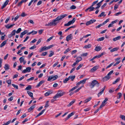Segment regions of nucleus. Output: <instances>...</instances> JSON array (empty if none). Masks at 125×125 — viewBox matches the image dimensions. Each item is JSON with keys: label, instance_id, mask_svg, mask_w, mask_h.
<instances>
[{"label": "nucleus", "instance_id": "30", "mask_svg": "<svg viewBox=\"0 0 125 125\" xmlns=\"http://www.w3.org/2000/svg\"><path fill=\"white\" fill-rule=\"evenodd\" d=\"M120 78L119 77V78H118L115 81H114L113 83V84H115L117 82H118L119 81H120Z\"/></svg>", "mask_w": 125, "mask_h": 125}, {"label": "nucleus", "instance_id": "38", "mask_svg": "<svg viewBox=\"0 0 125 125\" xmlns=\"http://www.w3.org/2000/svg\"><path fill=\"white\" fill-rule=\"evenodd\" d=\"M50 53L49 56V57H50L52 56L54 54V52L52 51H50Z\"/></svg>", "mask_w": 125, "mask_h": 125}, {"label": "nucleus", "instance_id": "28", "mask_svg": "<svg viewBox=\"0 0 125 125\" xmlns=\"http://www.w3.org/2000/svg\"><path fill=\"white\" fill-rule=\"evenodd\" d=\"M93 6H92V5H91L90 7L88 8L89 9V12L92 11L94 10L95 9L94 8V7H92Z\"/></svg>", "mask_w": 125, "mask_h": 125}, {"label": "nucleus", "instance_id": "55", "mask_svg": "<svg viewBox=\"0 0 125 125\" xmlns=\"http://www.w3.org/2000/svg\"><path fill=\"white\" fill-rule=\"evenodd\" d=\"M22 3V1H21L20 2H19L18 4L17 5V6L18 7L21 6Z\"/></svg>", "mask_w": 125, "mask_h": 125}, {"label": "nucleus", "instance_id": "19", "mask_svg": "<svg viewBox=\"0 0 125 125\" xmlns=\"http://www.w3.org/2000/svg\"><path fill=\"white\" fill-rule=\"evenodd\" d=\"M92 99V97H89L88 98L86 99L84 101V103H87L90 101Z\"/></svg>", "mask_w": 125, "mask_h": 125}, {"label": "nucleus", "instance_id": "26", "mask_svg": "<svg viewBox=\"0 0 125 125\" xmlns=\"http://www.w3.org/2000/svg\"><path fill=\"white\" fill-rule=\"evenodd\" d=\"M31 89V86L30 85H28L25 89V90H30Z\"/></svg>", "mask_w": 125, "mask_h": 125}, {"label": "nucleus", "instance_id": "10", "mask_svg": "<svg viewBox=\"0 0 125 125\" xmlns=\"http://www.w3.org/2000/svg\"><path fill=\"white\" fill-rule=\"evenodd\" d=\"M105 86L104 88H103L102 89V91H101V92H99L97 94V96H98L99 97V96L101 95L103 93V92H104V89H105Z\"/></svg>", "mask_w": 125, "mask_h": 125}, {"label": "nucleus", "instance_id": "22", "mask_svg": "<svg viewBox=\"0 0 125 125\" xmlns=\"http://www.w3.org/2000/svg\"><path fill=\"white\" fill-rule=\"evenodd\" d=\"M75 75L73 76H69V80L71 79L72 81H73L75 78Z\"/></svg>", "mask_w": 125, "mask_h": 125}, {"label": "nucleus", "instance_id": "15", "mask_svg": "<svg viewBox=\"0 0 125 125\" xmlns=\"http://www.w3.org/2000/svg\"><path fill=\"white\" fill-rule=\"evenodd\" d=\"M45 110H46L45 109L43 110L41 112L39 113L38 115H36V117H38L39 116H40L41 115H42L45 111Z\"/></svg>", "mask_w": 125, "mask_h": 125}, {"label": "nucleus", "instance_id": "61", "mask_svg": "<svg viewBox=\"0 0 125 125\" xmlns=\"http://www.w3.org/2000/svg\"><path fill=\"white\" fill-rule=\"evenodd\" d=\"M29 22L32 24H34V22L32 20H29L28 21V23Z\"/></svg>", "mask_w": 125, "mask_h": 125}, {"label": "nucleus", "instance_id": "62", "mask_svg": "<svg viewBox=\"0 0 125 125\" xmlns=\"http://www.w3.org/2000/svg\"><path fill=\"white\" fill-rule=\"evenodd\" d=\"M90 21L91 24L95 22L96 21V20L95 19H92L90 20Z\"/></svg>", "mask_w": 125, "mask_h": 125}, {"label": "nucleus", "instance_id": "2", "mask_svg": "<svg viewBox=\"0 0 125 125\" xmlns=\"http://www.w3.org/2000/svg\"><path fill=\"white\" fill-rule=\"evenodd\" d=\"M99 86V83L97 81L95 80L92 81L90 85V88H93L95 86L98 87Z\"/></svg>", "mask_w": 125, "mask_h": 125}, {"label": "nucleus", "instance_id": "1", "mask_svg": "<svg viewBox=\"0 0 125 125\" xmlns=\"http://www.w3.org/2000/svg\"><path fill=\"white\" fill-rule=\"evenodd\" d=\"M67 15V14H63L62 15H61L60 16H59L57 17L55 19L52 21V24L53 25H56L58 22L57 21L61 20L65 17Z\"/></svg>", "mask_w": 125, "mask_h": 125}, {"label": "nucleus", "instance_id": "18", "mask_svg": "<svg viewBox=\"0 0 125 125\" xmlns=\"http://www.w3.org/2000/svg\"><path fill=\"white\" fill-rule=\"evenodd\" d=\"M75 101V100L74 99L69 104L67 105L68 107H70L73 104Z\"/></svg>", "mask_w": 125, "mask_h": 125}, {"label": "nucleus", "instance_id": "5", "mask_svg": "<svg viewBox=\"0 0 125 125\" xmlns=\"http://www.w3.org/2000/svg\"><path fill=\"white\" fill-rule=\"evenodd\" d=\"M98 68V67L97 66H95L92 68L90 72L91 73H93Z\"/></svg>", "mask_w": 125, "mask_h": 125}, {"label": "nucleus", "instance_id": "4", "mask_svg": "<svg viewBox=\"0 0 125 125\" xmlns=\"http://www.w3.org/2000/svg\"><path fill=\"white\" fill-rule=\"evenodd\" d=\"M31 69V68L29 67H28L26 68V69L23 70L22 72V73H25L27 72H30Z\"/></svg>", "mask_w": 125, "mask_h": 125}, {"label": "nucleus", "instance_id": "50", "mask_svg": "<svg viewBox=\"0 0 125 125\" xmlns=\"http://www.w3.org/2000/svg\"><path fill=\"white\" fill-rule=\"evenodd\" d=\"M106 104H104L102 103L100 105L99 107V108H101L103 107H104L105 105Z\"/></svg>", "mask_w": 125, "mask_h": 125}, {"label": "nucleus", "instance_id": "47", "mask_svg": "<svg viewBox=\"0 0 125 125\" xmlns=\"http://www.w3.org/2000/svg\"><path fill=\"white\" fill-rule=\"evenodd\" d=\"M12 86L14 87L17 89H18V86L17 85H15V84H12Z\"/></svg>", "mask_w": 125, "mask_h": 125}, {"label": "nucleus", "instance_id": "64", "mask_svg": "<svg viewBox=\"0 0 125 125\" xmlns=\"http://www.w3.org/2000/svg\"><path fill=\"white\" fill-rule=\"evenodd\" d=\"M107 4L106 3H104V4L101 7L102 9H103L106 6Z\"/></svg>", "mask_w": 125, "mask_h": 125}, {"label": "nucleus", "instance_id": "33", "mask_svg": "<svg viewBox=\"0 0 125 125\" xmlns=\"http://www.w3.org/2000/svg\"><path fill=\"white\" fill-rule=\"evenodd\" d=\"M104 13H105L104 12H102L101 14L98 16V17H101L104 15V17L106 15H104Z\"/></svg>", "mask_w": 125, "mask_h": 125}, {"label": "nucleus", "instance_id": "48", "mask_svg": "<svg viewBox=\"0 0 125 125\" xmlns=\"http://www.w3.org/2000/svg\"><path fill=\"white\" fill-rule=\"evenodd\" d=\"M27 15V14L25 13L24 12H22V13L21 14V16L23 17H24L25 16H26Z\"/></svg>", "mask_w": 125, "mask_h": 125}, {"label": "nucleus", "instance_id": "21", "mask_svg": "<svg viewBox=\"0 0 125 125\" xmlns=\"http://www.w3.org/2000/svg\"><path fill=\"white\" fill-rule=\"evenodd\" d=\"M4 68L6 71L9 70V65L7 64H5V65Z\"/></svg>", "mask_w": 125, "mask_h": 125}, {"label": "nucleus", "instance_id": "63", "mask_svg": "<svg viewBox=\"0 0 125 125\" xmlns=\"http://www.w3.org/2000/svg\"><path fill=\"white\" fill-rule=\"evenodd\" d=\"M11 80H8L6 81V82L9 84H11Z\"/></svg>", "mask_w": 125, "mask_h": 125}, {"label": "nucleus", "instance_id": "41", "mask_svg": "<svg viewBox=\"0 0 125 125\" xmlns=\"http://www.w3.org/2000/svg\"><path fill=\"white\" fill-rule=\"evenodd\" d=\"M76 7L74 5H72L70 8V9H71L73 10L75 9L76 8Z\"/></svg>", "mask_w": 125, "mask_h": 125}, {"label": "nucleus", "instance_id": "13", "mask_svg": "<svg viewBox=\"0 0 125 125\" xmlns=\"http://www.w3.org/2000/svg\"><path fill=\"white\" fill-rule=\"evenodd\" d=\"M44 82V81L42 80L36 86V87H40L42 84Z\"/></svg>", "mask_w": 125, "mask_h": 125}, {"label": "nucleus", "instance_id": "3", "mask_svg": "<svg viewBox=\"0 0 125 125\" xmlns=\"http://www.w3.org/2000/svg\"><path fill=\"white\" fill-rule=\"evenodd\" d=\"M65 92L62 90L58 91L57 93L53 97L54 99H56L61 97L64 94Z\"/></svg>", "mask_w": 125, "mask_h": 125}, {"label": "nucleus", "instance_id": "25", "mask_svg": "<svg viewBox=\"0 0 125 125\" xmlns=\"http://www.w3.org/2000/svg\"><path fill=\"white\" fill-rule=\"evenodd\" d=\"M6 41H3L2 43H1V44L0 47L1 48L2 47L4 46L5 44L6 43Z\"/></svg>", "mask_w": 125, "mask_h": 125}, {"label": "nucleus", "instance_id": "53", "mask_svg": "<svg viewBox=\"0 0 125 125\" xmlns=\"http://www.w3.org/2000/svg\"><path fill=\"white\" fill-rule=\"evenodd\" d=\"M21 28H19L18 29V30L16 31V32L17 33H19V32H21Z\"/></svg>", "mask_w": 125, "mask_h": 125}, {"label": "nucleus", "instance_id": "6", "mask_svg": "<svg viewBox=\"0 0 125 125\" xmlns=\"http://www.w3.org/2000/svg\"><path fill=\"white\" fill-rule=\"evenodd\" d=\"M73 38V36L72 34H70L69 35H68L66 38V40L68 41L69 40H71Z\"/></svg>", "mask_w": 125, "mask_h": 125}, {"label": "nucleus", "instance_id": "36", "mask_svg": "<svg viewBox=\"0 0 125 125\" xmlns=\"http://www.w3.org/2000/svg\"><path fill=\"white\" fill-rule=\"evenodd\" d=\"M104 37H102L97 39V41H101L104 40Z\"/></svg>", "mask_w": 125, "mask_h": 125}, {"label": "nucleus", "instance_id": "7", "mask_svg": "<svg viewBox=\"0 0 125 125\" xmlns=\"http://www.w3.org/2000/svg\"><path fill=\"white\" fill-rule=\"evenodd\" d=\"M28 31L27 30H24L23 32H21L20 35V37L21 38H22L23 37V36L25 35L27 33Z\"/></svg>", "mask_w": 125, "mask_h": 125}, {"label": "nucleus", "instance_id": "57", "mask_svg": "<svg viewBox=\"0 0 125 125\" xmlns=\"http://www.w3.org/2000/svg\"><path fill=\"white\" fill-rule=\"evenodd\" d=\"M113 72V70L111 71L107 74V76H110V75Z\"/></svg>", "mask_w": 125, "mask_h": 125}, {"label": "nucleus", "instance_id": "16", "mask_svg": "<svg viewBox=\"0 0 125 125\" xmlns=\"http://www.w3.org/2000/svg\"><path fill=\"white\" fill-rule=\"evenodd\" d=\"M52 93L51 91H49L46 92L45 94L44 95L46 96H47L52 94Z\"/></svg>", "mask_w": 125, "mask_h": 125}, {"label": "nucleus", "instance_id": "45", "mask_svg": "<svg viewBox=\"0 0 125 125\" xmlns=\"http://www.w3.org/2000/svg\"><path fill=\"white\" fill-rule=\"evenodd\" d=\"M16 32V30H14L12 31L11 34L12 36L14 35L15 34Z\"/></svg>", "mask_w": 125, "mask_h": 125}, {"label": "nucleus", "instance_id": "32", "mask_svg": "<svg viewBox=\"0 0 125 125\" xmlns=\"http://www.w3.org/2000/svg\"><path fill=\"white\" fill-rule=\"evenodd\" d=\"M88 79L87 78L83 80H82L81 81H80L81 82V83H83V84H84L85 83L86 80H88Z\"/></svg>", "mask_w": 125, "mask_h": 125}, {"label": "nucleus", "instance_id": "40", "mask_svg": "<svg viewBox=\"0 0 125 125\" xmlns=\"http://www.w3.org/2000/svg\"><path fill=\"white\" fill-rule=\"evenodd\" d=\"M69 80V77L68 78H66V79H65V80L63 81V82L65 83H67V81H68Z\"/></svg>", "mask_w": 125, "mask_h": 125}, {"label": "nucleus", "instance_id": "9", "mask_svg": "<svg viewBox=\"0 0 125 125\" xmlns=\"http://www.w3.org/2000/svg\"><path fill=\"white\" fill-rule=\"evenodd\" d=\"M9 2V0H7L4 4H3L2 6L1 7V9H3L5 7L6 5L8 4V3Z\"/></svg>", "mask_w": 125, "mask_h": 125}, {"label": "nucleus", "instance_id": "34", "mask_svg": "<svg viewBox=\"0 0 125 125\" xmlns=\"http://www.w3.org/2000/svg\"><path fill=\"white\" fill-rule=\"evenodd\" d=\"M53 80L52 81L56 79L58 77L57 75H56L54 76H52Z\"/></svg>", "mask_w": 125, "mask_h": 125}, {"label": "nucleus", "instance_id": "42", "mask_svg": "<svg viewBox=\"0 0 125 125\" xmlns=\"http://www.w3.org/2000/svg\"><path fill=\"white\" fill-rule=\"evenodd\" d=\"M82 64H80L76 68V70H78L82 66Z\"/></svg>", "mask_w": 125, "mask_h": 125}, {"label": "nucleus", "instance_id": "49", "mask_svg": "<svg viewBox=\"0 0 125 125\" xmlns=\"http://www.w3.org/2000/svg\"><path fill=\"white\" fill-rule=\"evenodd\" d=\"M70 49L69 48H68L64 52V54L70 51Z\"/></svg>", "mask_w": 125, "mask_h": 125}, {"label": "nucleus", "instance_id": "12", "mask_svg": "<svg viewBox=\"0 0 125 125\" xmlns=\"http://www.w3.org/2000/svg\"><path fill=\"white\" fill-rule=\"evenodd\" d=\"M75 18H74L72 20L68 22L69 23V25H70L72 24H73L75 22Z\"/></svg>", "mask_w": 125, "mask_h": 125}, {"label": "nucleus", "instance_id": "23", "mask_svg": "<svg viewBox=\"0 0 125 125\" xmlns=\"http://www.w3.org/2000/svg\"><path fill=\"white\" fill-rule=\"evenodd\" d=\"M27 93L31 98H32V97H33V94L32 93L29 91H27Z\"/></svg>", "mask_w": 125, "mask_h": 125}, {"label": "nucleus", "instance_id": "35", "mask_svg": "<svg viewBox=\"0 0 125 125\" xmlns=\"http://www.w3.org/2000/svg\"><path fill=\"white\" fill-rule=\"evenodd\" d=\"M76 61H78L79 62L82 60V58L81 57H78L76 58Z\"/></svg>", "mask_w": 125, "mask_h": 125}, {"label": "nucleus", "instance_id": "31", "mask_svg": "<svg viewBox=\"0 0 125 125\" xmlns=\"http://www.w3.org/2000/svg\"><path fill=\"white\" fill-rule=\"evenodd\" d=\"M46 46H45L43 47H42L40 50L39 52H41L44 50H46Z\"/></svg>", "mask_w": 125, "mask_h": 125}, {"label": "nucleus", "instance_id": "54", "mask_svg": "<svg viewBox=\"0 0 125 125\" xmlns=\"http://www.w3.org/2000/svg\"><path fill=\"white\" fill-rule=\"evenodd\" d=\"M98 0H97L96 1H94V2H93L92 4V6H93L95 4L97 3L98 2Z\"/></svg>", "mask_w": 125, "mask_h": 125}, {"label": "nucleus", "instance_id": "60", "mask_svg": "<svg viewBox=\"0 0 125 125\" xmlns=\"http://www.w3.org/2000/svg\"><path fill=\"white\" fill-rule=\"evenodd\" d=\"M103 25L102 24H101L99 25L96 26L95 27V28H96L97 29V28H99L101 26Z\"/></svg>", "mask_w": 125, "mask_h": 125}, {"label": "nucleus", "instance_id": "58", "mask_svg": "<svg viewBox=\"0 0 125 125\" xmlns=\"http://www.w3.org/2000/svg\"><path fill=\"white\" fill-rule=\"evenodd\" d=\"M108 99L107 98H105L104 100L102 102L103 103L105 104V103L108 100Z\"/></svg>", "mask_w": 125, "mask_h": 125}, {"label": "nucleus", "instance_id": "24", "mask_svg": "<svg viewBox=\"0 0 125 125\" xmlns=\"http://www.w3.org/2000/svg\"><path fill=\"white\" fill-rule=\"evenodd\" d=\"M24 56H22L19 59V60L20 61L21 63H22L23 62H24Z\"/></svg>", "mask_w": 125, "mask_h": 125}, {"label": "nucleus", "instance_id": "37", "mask_svg": "<svg viewBox=\"0 0 125 125\" xmlns=\"http://www.w3.org/2000/svg\"><path fill=\"white\" fill-rule=\"evenodd\" d=\"M120 117L122 119L125 121V116L121 115L120 116Z\"/></svg>", "mask_w": 125, "mask_h": 125}, {"label": "nucleus", "instance_id": "51", "mask_svg": "<svg viewBox=\"0 0 125 125\" xmlns=\"http://www.w3.org/2000/svg\"><path fill=\"white\" fill-rule=\"evenodd\" d=\"M118 94L119 95V97H117V99H119L121 97L122 94L120 93H118Z\"/></svg>", "mask_w": 125, "mask_h": 125}, {"label": "nucleus", "instance_id": "27", "mask_svg": "<svg viewBox=\"0 0 125 125\" xmlns=\"http://www.w3.org/2000/svg\"><path fill=\"white\" fill-rule=\"evenodd\" d=\"M118 49V48L117 47H115L111 50L110 51L111 52H112L115 51H117Z\"/></svg>", "mask_w": 125, "mask_h": 125}, {"label": "nucleus", "instance_id": "20", "mask_svg": "<svg viewBox=\"0 0 125 125\" xmlns=\"http://www.w3.org/2000/svg\"><path fill=\"white\" fill-rule=\"evenodd\" d=\"M102 49L101 47L100 46H97L95 48V50L97 52H98L101 50Z\"/></svg>", "mask_w": 125, "mask_h": 125}, {"label": "nucleus", "instance_id": "43", "mask_svg": "<svg viewBox=\"0 0 125 125\" xmlns=\"http://www.w3.org/2000/svg\"><path fill=\"white\" fill-rule=\"evenodd\" d=\"M109 21V19H107L102 24L103 25H104V24L106 23L107 22H108Z\"/></svg>", "mask_w": 125, "mask_h": 125}, {"label": "nucleus", "instance_id": "29", "mask_svg": "<svg viewBox=\"0 0 125 125\" xmlns=\"http://www.w3.org/2000/svg\"><path fill=\"white\" fill-rule=\"evenodd\" d=\"M91 47V45L90 44H89L88 45H85L84 47V48H89Z\"/></svg>", "mask_w": 125, "mask_h": 125}, {"label": "nucleus", "instance_id": "11", "mask_svg": "<svg viewBox=\"0 0 125 125\" xmlns=\"http://www.w3.org/2000/svg\"><path fill=\"white\" fill-rule=\"evenodd\" d=\"M15 25V24H11L10 25L9 24H8L6 25H5V27L7 28L8 29H9L10 28L12 27L14 25Z\"/></svg>", "mask_w": 125, "mask_h": 125}, {"label": "nucleus", "instance_id": "8", "mask_svg": "<svg viewBox=\"0 0 125 125\" xmlns=\"http://www.w3.org/2000/svg\"><path fill=\"white\" fill-rule=\"evenodd\" d=\"M111 77L110 76H107V75L106 76L103 78V81H107Z\"/></svg>", "mask_w": 125, "mask_h": 125}, {"label": "nucleus", "instance_id": "56", "mask_svg": "<svg viewBox=\"0 0 125 125\" xmlns=\"http://www.w3.org/2000/svg\"><path fill=\"white\" fill-rule=\"evenodd\" d=\"M52 79V76H49V77L47 79L48 81H50Z\"/></svg>", "mask_w": 125, "mask_h": 125}, {"label": "nucleus", "instance_id": "46", "mask_svg": "<svg viewBox=\"0 0 125 125\" xmlns=\"http://www.w3.org/2000/svg\"><path fill=\"white\" fill-rule=\"evenodd\" d=\"M79 62L78 61H77L75 62L72 65V66L73 67L75 66L76 64H77Z\"/></svg>", "mask_w": 125, "mask_h": 125}, {"label": "nucleus", "instance_id": "14", "mask_svg": "<svg viewBox=\"0 0 125 125\" xmlns=\"http://www.w3.org/2000/svg\"><path fill=\"white\" fill-rule=\"evenodd\" d=\"M35 104H34L31 106L30 108L28 109V111L29 112H30L35 107Z\"/></svg>", "mask_w": 125, "mask_h": 125}, {"label": "nucleus", "instance_id": "52", "mask_svg": "<svg viewBox=\"0 0 125 125\" xmlns=\"http://www.w3.org/2000/svg\"><path fill=\"white\" fill-rule=\"evenodd\" d=\"M44 30L43 29H41L39 30L38 31V33L39 34H41L43 32Z\"/></svg>", "mask_w": 125, "mask_h": 125}, {"label": "nucleus", "instance_id": "17", "mask_svg": "<svg viewBox=\"0 0 125 125\" xmlns=\"http://www.w3.org/2000/svg\"><path fill=\"white\" fill-rule=\"evenodd\" d=\"M121 38V37L120 36H118V37L114 38L113 39V40L114 41H115L117 40H119Z\"/></svg>", "mask_w": 125, "mask_h": 125}, {"label": "nucleus", "instance_id": "39", "mask_svg": "<svg viewBox=\"0 0 125 125\" xmlns=\"http://www.w3.org/2000/svg\"><path fill=\"white\" fill-rule=\"evenodd\" d=\"M83 87V86H82L80 87L78 89L76 90L75 91V92L76 93V92H78L79 90H80L82 87Z\"/></svg>", "mask_w": 125, "mask_h": 125}, {"label": "nucleus", "instance_id": "44", "mask_svg": "<svg viewBox=\"0 0 125 125\" xmlns=\"http://www.w3.org/2000/svg\"><path fill=\"white\" fill-rule=\"evenodd\" d=\"M53 37L54 36H53L50 37L49 38L47 39L46 41V42H49L50 40H51L53 38Z\"/></svg>", "mask_w": 125, "mask_h": 125}, {"label": "nucleus", "instance_id": "59", "mask_svg": "<svg viewBox=\"0 0 125 125\" xmlns=\"http://www.w3.org/2000/svg\"><path fill=\"white\" fill-rule=\"evenodd\" d=\"M36 47L35 45H34L33 46H32L30 48V50H32L36 48Z\"/></svg>", "mask_w": 125, "mask_h": 125}]
</instances>
